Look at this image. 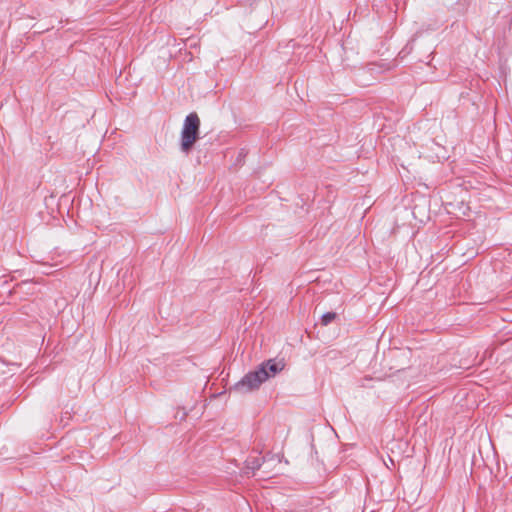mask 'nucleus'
I'll list each match as a JSON object with an SVG mask.
<instances>
[{"instance_id":"f257e3e1","label":"nucleus","mask_w":512,"mask_h":512,"mask_svg":"<svg viewBox=\"0 0 512 512\" xmlns=\"http://www.w3.org/2000/svg\"><path fill=\"white\" fill-rule=\"evenodd\" d=\"M200 118L196 112L189 113L184 121L180 132L179 147L180 151L188 155L200 135Z\"/></svg>"},{"instance_id":"f03ea898","label":"nucleus","mask_w":512,"mask_h":512,"mask_svg":"<svg viewBox=\"0 0 512 512\" xmlns=\"http://www.w3.org/2000/svg\"><path fill=\"white\" fill-rule=\"evenodd\" d=\"M268 380L267 372L258 366L254 371L247 373L241 381H239L235 389L240 392H249L258 389L263 382Z\"/></svg>"},{"instance_id":"7ed1b4c3","label":"nucleus","mask_w":512,"mask_h":512,"mask_svg":"<svg viewBox=\"0 0 512 512\" xmlns=\"http://www.w3.org/2000/svg\"><path fill=\"white\" fill-rule=\"evenodd\" d=\"M259 366H260V368H263L267 372L268 379H269L271 377H274L280 371H282L285 365L282 361H276L274 359H270V360L263 362Z\"/></svg>"},{"instance_id":"20e7f679","label":"nucleus","mask_w":512,"mask_h":512,"mask_svg":"<svg viewBox=\"0 0 512 512\" xmlns=\"http://www.w3.org/2000/svg\"><path fill=\"white\" fill-rule=\"evenodd\" d=\"M247 465H246V470H245V473L246 474H249V470L252 471V473H254L255 470L259 469L262 465V460L261 458H258V457H255L253 458L252 460H247L246 461Z\"/></svg>"},{"instance_id":"39448f33","label":"nucleus","mask_w":512,"mask_h":512,"mask_svg":"<svg viewBox=\"0 0 512 512\" xmlns=\"http://www.w3.org/2000/svg\"><path fill=\"white\" fill-rule=\"evenodd\" d=\"M336 317H337L336 313H334V312H327V313L322 315V317H321V324L323 326H327L332 321H334L336 319Z\"/></svg>"},{"instance_id":"423d86ee","label":"nucleus","mask_w":512,"mask_h":512,"mask_svg":"<svg viewBox=\"0 0 512 512\" xmlns=\"http://www.w3.org/2000/svg\"><path fill=\"white\" fill-rule=\"evenodd\" d=\"M246 155H247V153H246L245 149H241V150H239V151L237 152V158H236V163H235V165H236V166L240 165V164L243 162V160H244V158L246 157Z\"/></svg>"},{"instance_id":"0eeeda50","label":"nucleus","mask_w":512,"mask_h":512,"mask_svg":"<svg viewBox=\"0 0 512 512\" xmlns=\"http://www.w3.org/2000/svg\"><path fill=\"white\" fill-rule=\"evenodd\" d=\"M187 416V413L185 411L182 412V415L181 416H178L180 420H183L185 419V417Z\"/></svg>"}]
</instances>
